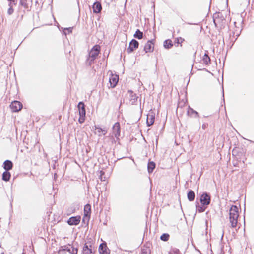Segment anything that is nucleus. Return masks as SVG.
<instances>
[{"label":"nucleus","instance_id":"nucleus-1","mask_svg":"<svg viewBox=\"0 0 254 254\" xmlns=\"http://www.w3.org/2000/svg\"><path fill=\"white\" fill-rule=\"evenodd\" d=\"M238 208L235 205L232 206L229 210V222L232 228H236L238 224Z\"/></svg>","mask_w":254,"mask_h":254},{"label":"nucleus","instance_id":"nucleus-2","mask_svg":"<svg viewBox=\"0 0 254 254\" xmlns=\"http://www.w3.org/2000/svg\"><path fill=\"white\" fill-rule=\"evenodd\" d=\"M100 51V47L98 45H95L91 50L89 52V56L90 61V64L93 62L94 60L96 58L97 56L98 55Z\"/></svg>","mask_w":254,"mask_h":254},{"label":"nucleus","instance_id":"nucleus-3","mask_svg":"<svg viewBox=\"0 0 254 254\" xmlns=\"http://www.w3.org/2000/svg\"><path fill=\"white\" fill-rule=\"evenodd\" d=\"M126 96L127 98L128 99L131 104H133L137 100V96L136 94L131 90L128 91Z\"/></svg>","mask_w":254,"mask_h":254},{"label":"nucleus","instance_id":"nucleus-4","mask_svg":"<svg viewBox=\"0 0 254 254\" xmlns=\"http://www.w3.org/2000/svg\"><path fill=\"white\" fill-rule=\"evenodd\" d=\"M139 46V43L135 39H132L129 43V46L127 49V51L128 53L132 52L134 50L136 49Z\"/></svg>","mask_w":254,"mask_h":254},{"label":"nucleus","instance_id":"nucleus-5","mask_svg":"<svg viewBox=\"0 0 254 254\" xmlns=\"http://www.w3.org/2000/svg\"><path fill=\"white\" fill-rule=\"evenodd\" d=\"M10 107L12 112H18L22 108V105L20 102L14 101L11 103Z\"/></svg>","mask_w":254,"mask_h":254},{"label":"nucleus","instance_id":"nucleus-6","mask_svg":"<svg viewBox=\"0 0 254 254\" xmlns=\"http://www.w3.org/2000/svg\"><path fill=\"white\" fill-rule=\"evenodd\" d=\"M200 200L203 205H208L210 202V196L207 193H204L201 195Z\"/></svg>","mask_w":254,"mask_h":254},{"label":"nucleus","instance_id":"nucleus-7","mask_svg":"<svg viewBox=\"0 0 254 254\" xmlns=\"http://www.w3.org/2000/svg\"><path fill=\"white\" fill-rule=\"evenodd\" d=\"M81 217L79 216L70 217L67 221L69 225H77L80 222Z\"/></svg>","mask_w":254,"mask_h":254},{"label":"nucleus","instance_id":"nucleus-8","mask_svg":"<svg viewBox=\"0 0 254 254\" xmlns=\"http://www.w3.org/2000/svg\"><path fill=\"white\" fill-rule=\"evenodd\" d=\"M154 49V43L153 40H149L147 42L144 47V50L145 53L151 52Z\"/></svg>","mask_w":254,"mask_h":254},{"label":"nucleus","instance_id":"nucleus-9","mask_svg":"<svg viewBox=\"0 0 254 254\" xmlns=\"http://www.w3.org/2000/svg\"><path fill=\"white\" fill-rule=\"evenodd\" d=\"M119 81V77L117 75H111L109 78V82L110 87L111 88H114Z\"/></svg>","mask_w":254,"mask_h":254},{"label":"nucleus","instance_id":"nucleus-10","mask_svg":"<svg viewBox=\"0 0 254 254\" xmlns=\"http://www.w3.org/2000/svg\"><path fill=\"white\" fill-rule=\"evenodd\" d=\"M155 120V114L151 112L147 115L146 123L148 126H150L153 125Z\"/></svg>","mask_w":254,"mask_h":254},{"label":"nucleus","instance_id":"nucleus-11","mask_svg":"<svg viewBox=\"0 0 254 254\" xmlns=\"http://www.w3.org/2000/svg\"><path fill=\"white\" fill-rule=\"evenodd\" d=\"M82 252L83 254H94L92 246L91 245H88L87 244L84 245Z\"/></svg>","mask_w":254,"mask_h":254},{"label":"nucleus","instance_id":"nucleus-12","mask_svg":"<svg viewBox=\"0 0 254 254\" xmlns=\"http://www.w3.org/2000/svg\"><path fill=\"white\" fill-rule=\"evenodd\" d=\"M99 252L100 254H110L109 250L105 243L100 244L99 248Z\"/></svg>","mask_w":254,"mask_h":254},{"label":"nucleus","instance_id":"nucleus-13","mask_svg":"<svg viewBox=\"0 0 254 254\" xmlns=\"http://www.w3.org/2000/svg\"><path fill=\"white\" fill-rule=\"evenodd\" d=\"M78 108L79 110V115L80 116H85L86 112L83 103L80 102L78 105Z\"/></svg>","mask_w":254,"mask_h":254},{"label":"nucleus","instance_id":"nucleus-14","mask_svg":"<svg viewBox=\"0 0 254 254\" xmlns=\"http://www.w3.org/2000/svg\"><path fill=\"white\" fill-rule=\"evenodd\" d=\"M102 9V6L99 2H96L93 5V11L94 13H98Z\"/></svg>","mask_w":254,"mask_h":254},{"label":"nucleus","instance_id":"nucleus-15","mask_svg":"<svg viewBox=\"0 0 254 254\" xmlns=\"http://www.w3.org/2000/svg\"><path fill=\"white\" fill-rule=\"evenodd\" d=\"M13 167L12 162L9 160H7L5 161L3 163V168L6 171H8L11 170Z\"/></svg>","mask_w":254,"mask_h":254},{"label":"nucleus","instance_id":"nucleus-16","mask_svg":"<svg viewBox=\"0 0 254 254\" xmlns=\"http://www.w3.org/2000/svg\"><path fill=\"white\" fill-rule=\"evenodd\" d=\"M106 128H93L94 129L93 131L94 132L95 134H97L98 136H101L102 134H105L107 132V130L105 129Z\"/></svg>","mask_w":254,"mask_h":254},{"label":"nucleus","instance_id":"nucleus-17","mask_svg":"<svg viewBox=\"0 0 254 254\" xmlns=\"http://www.w3.org/2000/svg\"><path fill=\"white\" fill-rule=\"evenodd\" d=\"M64 250H67L72 254H77L78 252V249L77 248H74L70 245L67 246L66 248L64 249Z\"/></svg>","mask_w":254,"mask_h":254},{"label":"nucleus","instance_id":"nucleus-18","mask_svg":"<svg viewBox=\"0 0 254 254\" xmlns=\"http://www.w3.org/2000/svg\"><path fill=\"white\" fill-rule=\"evenodd\" d=\"M84 216H89L91 213V205L90 204H86L84 206Z\"/></svg>","mask_w":254,"mask_h":254},{"label":"nucleus","instance_id":"nucleus-19","mask_svg":"<svg viewBox=\"0 0 254 254\" xmlns=\"http://www.w3.org/2000/svg\"><path fill=\"white\" fill-rule=\"evenodd\" d=\"M163 45L166 49H170L173 46V44L171 40L167 39L164 42Z\"/></svg>","mask_w":254,"mask_h":254},{"label":"nucleus","instance_id":"nucleus-20","mask_svg":"<svg viewBox=\"0 0 254 254\" xmlns=\"http://www.w3.org/2000/svg\"><path fill=\"white\" fill-rule=\"evenodd\" d=\"M195 196V193L192 190L189 191L187 194L188 199L190 201H192L194 200Z\"/></svg>","mask_w":254,"mask_h":254},{"label":"nucleus","instance_id":"nucleus-21","mask_svg":"<svg viewBox=\"0 0 254 254\" xmlns=\"http://www.w3.org/2000/svg\"><path fill=\"white\" fill-rule=\"evenodd\" d=\"M188 114L190 116L197 117L198 113L196 111H194L192 108L189 107L188 110Z\"/></svg>","mask_w":254,"mask_h":254},{"label":"nucleus","instance_id":"nucleus-22","mask_svg":"<svg viewBox=\"0 0 254 254\" xmlns=\"http://www.w3.org/2000/svg\"><path fill=\"white\" fill-rule=\"evenodd\" d=\"M11 176L10 173L8 172L7 171H6L4 172L2 174V180L5 181H8L9 180Z\"/></svg>","mask_w":254,"mask_h":254},{"label":"nucleus","instance_id":"nucleus-23","mask_svg":"<svg viewBox=\"0 0 254 254\" xmlns=\"http://www.w3.org/2000/svg\"><path fill=\"white\" fill-rule=\"evenodd\" d=\"M155 168V164L153 162H149L148 164V171L149 173H152Z\"/></svg>","mask_w":254,"mask_h":254},{"label":"nucleus","instance_id":"nucleus-24","mask_svg":"<svg viewBox=\"0 0 254 254\" xmlns=\"http://www.w3.org/2000/svg\"><path fill=\"white\" fill-rule=\"evenodd\" d=\"M134 37L138 39H141L143 38V33L137 29L134 34Z\"/></svg>","mask_w":254,"mask_h":254},{"label":"nucleus","instance_id":"nucleus-25","mask_svg":"<svg viewBox=\"0 0 254 254\" xmlns=\"http://www.w3.org/2000/svg\"><path fill=\"white\" fill-rule=\"evenodd\" d=\"M203 63L208 64L210 63V58L207 54H205L203 57Z\"/></svg>","mask_w":254,"mask_h":254},{"label":"nucleus","instance_id":"nucleus-26","mask_svg":"<svg viewBox=\"0 0 254 254\" xmlns=\"http://www.w3.org/2000/svg\"><path fill=\"white\" fill-rule=\"evenodd\" d=\"M29 0H20V4L25 8L28 7V1Z\"/></svg>","mask_w":254,"mask_h":254},{"label":"nucleus","instance_id":"nucleus-27","mask_svg":"<svg viewBox=\"0 0 254 254\" xmlns=\"http://www.w3.org/2000/svg\"><path fill=\"white\" fill-rule=\"evenodd\" d=\"M169 235L167 233H164L162 234L160 237L161 240L164 241H167L169 239Z\"/></svg>","mask_w":254,"mask_h":254},{"label":"nucleus","instance_id":"nucleus-28","mask_svg":"<svg viewBox=\"0 0 254 254\" xmlns=\"http://www.w3.org/2000/svg\"><path fill=\"white\" fill-rule=\"evenodd\" d=\"M141 254H150V251L147 248H143L142 250Z\"/></svg>","mask_w":254,"mask_h":254},{"label":"nucleus","instance_id":"nucleus-29","mask_svg":"<svg viewBox=\"0 0 254 254\" xmlns=\"http://www.w3.org/2000/svg\"><path fill=\"white\" fill-rule=\"evenodd\" d=\"M184 41V39L181 37H178L175 39V42L178 44L182 43Z\"/></svg>","mask_w":254,"mask_h":254},{"label":"nucleus","instance_id":"nucleus-30","mask_svg":"<svg viewBox=\"0 0 254 254\" xmlns=\"http://www.w3.org/2000/svg\"><path fill=\"white\" fill-rule=\"evenodd\" d=\"M205 207H204L203 206H197V211L199 212H203L205 211Z\"/></svg>","mask_w":254,"mask_h":254},{"label":"nucleus","instance_id":"nucleus-31","mask_svg":"<svg viewBox=\"0 0 254 254\" xmlns=\"http://www.w3.org/2000/svg\"><path fill=\"white\" fill-rule=\"evenodd\" d=\"M14 12V10L12 7H9L7 10V13L9 15H11Z\"/></svg>","mask_w":254,"mask_h":254},{"label":"nucleus","instance_id":"nucleus-32","mask_svg":"<svg viewBox=\"0 0 254 254\" xmlns=\"http://www.w3.org/2000/svg\"><path fill=\"white\" fill-rule=\"evenodd\" d=\"M84 117H85V116H80V117L79 118V122H80V123L83 122L84 120Z\"/></svg>","mask_w":254,"mask_h":254},{"label":"nucleus","instance_id":"nucleus-33","mask_svg":"<svg viewBox=\"0 0 254 254\" xmlns=\"http://www.w3.org/2000/svg\"><path fill=\"white\" fill-rule=\"evenodd\" d=\"M9 2L12 1L14 5H16L17 3V1L16 0H7Z\"/></svg>","mask_w":254,"mask_h":254},{"label":"nucleus","instance_id":"nucleus-34","mask_svg":"<svg viewBox=\"0 0 254 254\" xmlns=\"http://www.w3.org/2000/svg\"><path fill=\"white\" fill-rule=\"evenodd\" d=\"M13 4V3L12 1H10L9 2V3H8V6H9V7H12V5Z\"/></svg>","mask_w":254,"mask_h":254},{"label":"nucleus","instance_id":"nucleus-35","mask_svg":"<svg viewBox=\"0 0 254 254\" xmlns=\"http://www.w3.org/2000/svg\"><path fill=\"white\" fill-rule=\"evenodd\" d=\"M120 126L119 125V123H116L114 124V125L113 126V127H119Z\"/></svg>","mask_w":254,"mask_h":254},{"label":"nucleus","instance_id":"nucleus-36","mask_svg":"<svg viewBox=\"0 0 254 254\" xmlns=\"http://www.w3.org/2000/svg\"><path fill=\"white\" fill-rule=\"evenodd\" d=\"M66 30H68V32H71V28H66Z\"/></svg>","mask_w":254,"mask_h":254},{"label":"nucleus","instance_id":"nucleus-37","mask_svg":"<svg viewBox=\"0 0 254 254\" xmlns=\"http://www.w3.org/2000/svg\"><path fill=\"white\" fill-rule=\"evenodd\" d=\"M113 129H115V128H113ZM116 129H117V131H118H118H119V130H120V128L117 127V128H116Z\"/></svg>","mask_w":254,"mask_h":254},{"label":"nucleus","instance_id":"nucleus-38","mask_svg":"<svg viewBox=\"0 0 254 254\" xmlns=\"http://www.w3.org/2000/svg\"><path fill=\"white\" fill-rule=\"evenodd\" d=\"M1 254H4V253L3 252V253H2Z\"/></svg>","mask_w":254,"mask_h":254}]
</instances>
